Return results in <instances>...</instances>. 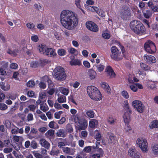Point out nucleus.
Returning <instances> with one entry per match:
<instances>
[{"mask_svg": "<svg viewBox=\"0 0 158 158\" xmlns=\"http://www.w3.org/2000/svg\"><path fill=\"white\" fill-rule=\"evenodd\" d=\"M60 20L63 26L68 30L74 28L78 23L77 15L73 11L68 10H64L61 12Z\"/></svg>", "mask_w": 158, "mask_h": 158, "instance_id": "1", "label": "nucleus"}, {"mask_svg": "<svg viewBox=\"0 0 158 158\" xmlns=\"http://www.w3.org/2000/svg\"><path fill=\"white\" fill-rule=\"evenodd\" d=\"M130 27L132 30L137 34L142 35L145 33V27L140 21H132L130 23Z\"/></svg>", "mask_w": 158, "mask_h": 158, "instance_id": "2", "label": "nucleus"}, {"mask_svg": "<svg viewBox=\"0 0 158 158\" xmlns=\"http://www.w3.org/2000/svg\"><path fill=\"white\" fill-rule=\"evenodd\" d=\"M87 91L90 98L96 101L102 99V95L98 88L93 86H89L87 88Z\"/></svg>", "mask_w": 158, "mask_h": 158, "instance_id": "3", "label": "nucleus"}, {"mask_svg": "<svg viewBox=\"0 0 158 158\" xmlns=\"http://www.w3.org/2000/svg\"><path fill=\"white\" fill-rule=\"evenodd\" d=\"M53 75L57 80L63 81L66 79L64 69L60 66L56 67L53 71Z\"/></svg>", "mask_w": 158, "mask_h": 158, "instance_id": "4", "label": "nucleus"}, {"mask_svg": "<svg viewBox=\"0 0 158 158\" xmlns=\"http://www.w3.org/2000/svg\"><path fill=\"white\" fill-rule=\"evenodd\" d=\"M144 47L147 52L151 54L155 53L156 51V48L155 44L149 40L145 43Z\"/></svg>", "mask_w": 158, "mask_h": 158, "instance_id": "5", "label": "nucleus"}, {"mask_svg": "<svg viewBox=\"0 0 158 158\" xmlns=\"http://www.w3.org/2000/svg\"><path fill=\"white\" fill-rule=\"evenodd\" d=\"M136 143L143 152H147L148 149V143L146 139L138 138L136 141Z\"/></svg>", "mask_w": 158, "mask_h": 158, "instance_id": "6", "label": "nucleus"}, {"mask_svg": "<svg viewBox=\"0 0 158 158\" xmlns=\"http://www.w3.org/2000/svg\"><path fill=\"white\" fill-rule=\"evenodd\" d=\"M111 57L113 59L118 61L122 59V57L120 56V52L116 46H112L111 48Z\"/></svg>", "mask_w": 158, "mask_h": 158, "instance_id": "7", "label": "nucleus"}, {"mask_svg": "<svg viewBox=\"0 0 158 158\" xmlns=\"http://www.w3.org/2000/svg\"><path fill=\"white\" fill-rule=\"evenodd\" d=\"M132 104L138 112L142 113L144 112L145 106L140 101L137 100H134L132 102Z\"/></svg>", "mask_w": 158, "mask_h": 158, "instance_id": "8", "label": "nucleus"}, {"mask_svg": "<svg viewBox=\"0 0 158 158\" xmlns=\"http://www.w3.org/2000/svg\"><path fill=\"white\" fill-rule=\"evenodd\" d=\"M85 24L87 28L90 31L94 32H97L98 30V25L92 21H87Z\"/></svg>", "mask_w": 158, "mask_h": 158, "instance_id": "9", "label": "nucleus"}, {"mask_svg": "<svg viewBox=\"0 0 158 158\" xmlns=\"http://www.w3.org/2000/svg\"><path fill=\"white\" fill-rule=\"evenodd\" d=\"M131 10L128 7H123L120 13L121 17L122 19H126L128 17L131 16Z\"/></svg>", "mask_w": 158, "mask_h": 158, "instance_id": "10", "label": "nucleus"}, {"mask_svg": "<svg viewBox=\"0 0 158 158\" xmlns=\"http://www.w3.org/2000/svg\"><path fill=\"white\" fill-rule=\"evenodd\" d=\"M128 155L132 158H140V155L134 147L129 148L128 151Z\"/></svg>", "mask_w": 158, "mask_h": 158, "instance_id": "11", "label": "nucleus"}, {"mask_svg": "<svg viewBox=\"0 0 158 158\" xmlns=\"http://www.w3.org/2000/svg\"><path fill=\"white\" fill-rule=\"evenodd\" d=\"M48 57H54L56 55V53L54 49L52 48H47L45 50L44 54Z\"/></svg>", "mask_w": 158, "mask_h": 158, "instance_id": "12", "label": "nucleus"}, {"mask_svg": "<svg viewBox=\"0 0 158 158\" xmlns=\"http://www.w3.org/2000/svg\"><path fill=\"white\" fill-rule=\"evenodd\" d=\"M144 59L148 64L154 63L156 60L155 57L152 55H146L144 56Z\"/></svg>", "mask_w": 158, "mask_h": 158, "instance_id": "13", "label": "nucleus"}, {"mask_svg": "<svg viewBox=\"0 0 158 158\" xmlns=\"http://www.w3.org/2000/svg\"><path fill=\"white\" fill-rule=\"evenodd\" d=\"M105 72H107V76L110 77H114L115 74L111 67L110 66H107L105 69Z\"/></svg>", "mask_w": 158, "mask_h": 158, "instance_id": "14", "label": "nucleus"}, {"mask_svg": "<svg viewBox=\"0 0 158 158\" xmlns=\"http://www.w3.org/2000/svg\"><path fill=\"white\" fill-rule=\"evenodd\" d=\"M75 149L72 148H70L68 147H62V150L65 154L70 155H73L75 152Z\"/></svg>", "mask_w": 158, "mask_h": 158, "instance_id": "15", "label": "nucleus"}, {"mask_svg": "<svg viewBox=\"0 0 158 158\" xmlns=\"http://www.w3.org/2000/svg\"><path fill=\"white\" fill-rule=\"evenodd\" d=\"M79 124V130H82L85 129L87 126V124L86 121L84 120H81L78 122Z\"/></svg>", "mask_w": 158, "mask_h": 158, "instance_id": "16", "label": "nucleus"}, {"mask_svg": "<svg viewBox=\"0 0 158 158\" xmlns=\"http://www.w3.org/2000/svg\"><path fill=\"white\" fill-rule=\"evenodd\" d=\"M96 12L100 16L102 17H104L105 16V13L102 10L99 9L97 7L93 6L92 7Z\"/></svg>", "mask_w": 158, "mask_h": 158, "instance_id": "17", "label": "nucleus"}, {"mask_svg": "<svg viewBox=\"0 0 158 158\" xmlns=\"http://www.w3.org/2000/svg\"><path fill=\"white\" fill-rule=\"evenodd\" d=\"M40 143L42 146L47 149H49L50 147V144L44 139H41L40 141Z\"/></svg>", "mask_w": 158, "mask_h": 158, "instance_id": "18", "label": "nucleus"}, {"mask_svg": "<svg viewBox=\"0 0 158 158\" xmlns=\"http://www.w3.org/2000/svg\"><path fill=\"white\" fill-rule=\"evenodd\" d=\"M131 114H130L127 111L125 112L123 117L124 121L126 124L129 123L130 121V116Z\"/></svg>", "mask_w": 158, "mask_h": 158, "instance_id": "19", "label": "nucleus"}, {"mask_svg": "<svg viewBox=\"0 0 158 158\" xmlns=\"http://www.w3.org/2000/svg\"><path fill=\"white\" fill-rule=\"evenodd\" d=\"M101 86L104 89L108 94L110 93V88L108 83L105 82H103L102 83Z\"/></svg>", "mask_w": 158, "mask_h": 158, "instance_id": "20", "label": "nucleus"}, {"mask_svg": "<svg viewBox=\"0 0 158 158\" xmlns=\"http://www.w3.org/2000/svg\"><path fill=\"white\" fill-rule=\"evenodd\" d=\"M47 48L45 45L41 44L39 45L38 49L40 53L44 54L45 50H46Z\"/></svg>", "mask_w": 158, "mask_h": 158, "instance_id": "21", "label": "nucleus"}, {"mask_svg": "<svg viewBox=\"0 0 158 158\" xmlns=\"http://www.w3.org/2000/svg\"><path fill=\"white\" fill-rule=\"evenodd\" d=\"M123 106L125 110H126V111H127L130 114H131V110L130 108L127 101H124Z\"/></svg>", "mask_w": 158, "mask_h": 158, "instance_id": "22", "label": "nucleus"}, {"mask_svg": "<svg viewBox=\"0 0 158 158\" xmlns=\"http://www.w3.org/2000/svg\"><path fill=\"white\" fill-rule=\"evenodd\" d=\"M94 138L98 141H100L102 139L101 134L97 130H96L94 131Z\"/></svg>", "mask_w": 158, "mask_h": 158, "instance_id": "23", "label": "nucleus"}, {"mask_svg": "<svg viewBox=\"0 0 158 158\" xmlns=\"http://www.w3.org/2000/svg\"><path fill=\"white\" fill-rule=\"evenodd\" d=\"M88 74L89 77L91 79H93L95 78L96 73L95 71L90 69L88 71Z\"/></svg>", "mask_w": 158, "mask_h": 158, "instance_id": "24", "label": "nucleus"}, {"mask_svg": "<svg viewBox=\"0 0 158 158\" xmlns=\"http://www.w3.org/2000/svg\"><path fill=\"white\" fill-rule=\"evenodd\" d=\"M81 64V61L78 59L73 60L70 61V64L71 65H80Z\"/></svg>", "mask_w": 158, "mask_h": 158, "instance_id": "25", "label": "nucleus"}, {"mask_svg": "<svg viewBox=\"0 0 158 158\" xmlns=\"http://www.w3.org/2000/svg\"><path fill=\"white\" fill-rule=\"evenodd\" d=\"M116 119L115 117H113L112 115L109 116L108 121L110 124H114L116 122Z\"/></svg>", "mask_w": 158, "mask_h": 158, "instance_id": "26", "label": "nucleus"}, {"mask_svg": "<svg viewBox=\"0 0 158 158\" xmlns=\"http://www.w3.org/2000/svg\"><path fill=\"white\" fill-rule=\"evenodd\" d=\"M49 127L51 128L57 129L59 126L58 125L53 121L50 122L48 124Z\"/></svg>", "mask_w": 158, "mask_h": 158, "instance_id": "27", "label": "nucleus"}, {"mask_svg": "<svg viewBox=\"0 0 158 158\" xmlns=\"http://www.w3.org/2000/svg\"><path fill=\"white\" fill-rule=\"evenodd\" d=\"M18 52V50H14L13 51L9 49L7 51V52L11 56L15 57L16 56L17 54V53Z\"/></svg>", "mask_w": 158, "mask_h": 158, "instance_id": "28", "label": "nucleus"}, {"mask_svg": "<svg viewBox=\"0 0 158 158\" xmlns=\"http://www.w3.org/2000/svg\"><path fill=\"white\" fill-rule=\"evenodd\" d=\"M150 127L151 128H157L158 127V121L157 120L152 122L150 125Z\"/></svg>", "mask_w": 158, "mask_h": 158, "instance_id": "29", "label": "nucleus"}, {"mask_svg": "<svg viewBox=\"0 0 158 158\" xmlns=\"http://www.w3.org/2000/svg\"><path fill=\"white\" fill-rule=\"evenodd\" d=\"M98 123L97 120L96 119H93L90 121L89 123V126L91 128H94L95 127V125Z\"/></svg>", "mask_w": 158, "mask_h": 158, "instance_id": "30", "label": "nucleus"}, {"mask_svg": "<svg viewBox=\"0 0 158 158\" xmlns=\"http://www.w3.org/2000/svg\"><path fill=\"white\" fill-rule=\"evenodd\" d=\"M44 79L45 81H47L48 84L49 86H52L53 85L52 82V80L49 78L48 76H44Z\"/></svg>", "mask_w": 158, "mask_h": 158, "instance_id": "31", "label": "nucleus"}, {"mask_svg": "<svg viewBox=\"0 0 158 158\" xmlns=\"http://www.w3.org/2000/svg\"><path fill=\"white\" fill-rule=\"evenodd\" d=\"M153 153L156 155H158V144H156L152 147Z\"/></svg>", "mask_w": 158, "mask_h": 158, "instance_id": "32", "label": "nucleus"}, {"mask_svg": "<svg viewBox=\"0 0 158 158\" xmlns=\"http://www.w3.org/2000/svg\"><path fill=\"white\" fill-rule=\"evenodd\" d=\"M152 13L151 11L149 10H146V12L143 13L144 17L147 19H148L152 15Z\"/></svg>", "mask_w": 158, "mask_h": 158, "instance_id": "33", "label": "nucleus"}, {"mask_svg": "<svg viewBox=\"0 0 158 158\" xmlns=\"http://www.w3.org/2000/svg\"><path fill=\"white\" fill-rule=\"evenodd\" d=\"M140 65L141 68L145 71L149 70L150 69V67L145 64L141 63Z\"/></svg>", "mask_w": 158, "mask_h": 158, "instance_id": "34", "label": "nucleus"}, {"mask_svg": "<svg viewBox=\"0 0 158 158\" xmlns=\"http://www.w3.org/2000/svg\"><path fill=\"white\" fill-rule=\"evenodd\" d=\"M55 131L52 129H50L48 131L45 133L46 135L47 136H51L54 135Z\"/></svg>", "mask_w": 158, "mask_h": 158, "instance_id": "35", "label": "nucleus"}, {"mask_svg": "<svg viewBox=\"0 0 158 158\" xmlns=\"http://www.w3.org/2000/svg\"><path fill=\"white\" fill-rule=\"evenodd\" d=\"M148 85L152 89H155L156 87L155 82L152 81L148 82Z\"/></svg>", "mask_w": 158, "mask_h": 158, "instance_id": "36", "label": "nucleus"}, {"mask_svg": "<svg viewBox=\"0 0 158 158\" xmlns=\"http://www.w3.org/2000/svg\"><path fill=\"white\" fill-rule=\"evenodd\" d=\"M27 86L29 87H33L35 85V83L33 80H29L27 83Z\"/></svg>", "mask_w": 158, "mask_h": 158, "instance_id": "37", "label": "nucleus"}, {"mask_svg": "<svg viewBox=\"0 0 158 158\" xmlns=\"http://www.w3.org/2000/svg\"><path fill=\"white\" fill-rule=\"evenodd\" d=\"M86 114L88 117L91 118H93L94 117V113L92 110L88 111L86 113Z\"/></svg>", "mask_w": 158, "mask_h": 158, "instance_id": "38", "label": "nucleus"}, {"mask_svg": "<svg viewBox=\"0 0 158 158\" xmlns=\"http://www.w3.org/2000/svg\"><path fill=\"white\" fill-rule=\"evenodd\" d=\"M58 102L60 103H62L66 102V99L65 96H60L57 99Z\"/></svg>", "mask_w": 158, "mask_h": 158, "instance_id": "39", "label": "nucleus"}, {"mask_svg": "<svg viewBox=\"0 0 158 158\" xmlns=\"http://www.w3.org/2000/svg\"><path fill=\"white\" fill-rule=\"evenodd\" d=\"M8 85L6 87L5 86V83L4 82H1L0 83V86L1 88L4 90H8L10 89L9 86H8Z\"/></svg>", "mask_w": 158, "mask_h": 158, "instance_id": "40", "label": "nucleus"}, {"mask_svg": "<svg viewBox=\"0 0 158 158\" xmlns=\"http://www.w3.org/2000/svg\"><path fill=\"white\" fill-rule=\"evenodd\" d=\"M115 136L113 135H110L108 139V142L111 143L115 142Z\"/></svg>", "mask_w": 158, "mask_h": 158, "instance_id": "41", "label": "nucleus"}, {"mask_svg": "<svg viewBox=\"0 0 158 158\" xmlns=\"http://www.w3.org/2000/svg\"><path fill=\"white\" fill-rule=\"evenodd\" d=\"M58 54L60 56H64L65 55L66 51L63 49H59L57 51Z\"/></svg>", "mask_w": 158, "mask_h": 158, "instance_id": "42", "label": "nucleus"}, {"mask_svg": "<svg viewBox=\"0 0 158 158\" xmlns=\"http://www.w3.org/2000/svg\"><path fill=\"white\" fill-rule=\"evenodd\" d=\"M105 66L101 64L98 65L97 66V68L98 71L99 72H101L104 69Z\"/></svg>", "mask_w": 158, "mask_h": 158, "instance_id": "43", "label": "nucleus"}, {"mask_svg": "<svg viewBox=\"0 0 158 158\" xmlns=\"http://www.w3.org/2000/svg\"><path fill=\"white\" fill-rule=\"evenodd\" d=\"M31 146L33 149H36L37 148L38 144L35 140H32L31 143Z\"/></svg>", "mask_w": 158, "mask_h": 158, "instance_id": "44", "label": "nucleus"}, {"mask_svg": "<svg viewBox=\"0 0 158 158\" xmlns=\"http://www.w3.org/2000/svg\"><path fill=\"white\" fill-rule=\"evenodd\" d=\"M37 132V131H36V130L35 128L31 129L30 133L28 134L27 135L30 138H32L33 136L31 135L32 134H35Z\"/></svg>", "mask_w": 158, "mask_h": 158, "instance_id": "45", "label": "nucleus"}, {"mask_svg": "<svg viewBox=\"0 0 158 158\" xmlns=\"http://www.w3.org/2000/svg\"><path fill=\"white\" fill-rule=\"evenodd\" d=\"M121 94L123 97L126 99H128L129 97L128 94L126 91H123L122 92Z\"/></svg>", "mask_w": 158, "mask_h": 158, "instance_id": "46", "label": "nucleus"}, {"mask_svg": "<svg viewBox=\"0 0 158 158\" xmlns=\"http://www.w3.org/2000/svg\"><path fill=\"white\" fill-rule=\"evenodd\" d=\"M26 26L27 28L30 29L32 30H33L35 27V25L32 23H27L26 24Z\"/></svg>", "mask_w": 158, "mask_h": 158, "instance_id": "47", "label": "nucleus"}, {"mask_svg": "<svg viewBox=\"0 0 158 158\" xmlns=\"http://www.w3.org/2000/svg\"><path fill=\"white\" fill-rule=\"evenodd\" d=\"M130 89L133 92H136L138 90L136 84L133 85H130L129 86Z\"/></svg>", "mask_w": 158, "mask_h": 158, "instance_id": "48", "label": "nucleus"}, {"mask_svg": "<svg viewBox=\"0 0 158 158\" xmlns=\"http://www.w3.org/2000/svg\"><path fill=\"white\" fill-rule=\"evenodd\" d=\"M39 63L37 61H32L30 64L31 67L32 68H36L38 66Z\"/></svg>", "mask_w": 158, "mask_h": 158, "instance_id": "49", "label": "nucleus"}, {"mask_svg": "<svg viewBox=\"0 0 158 158\" xmlns=\"http://www.w3.org/2000/svg\"><path fill=\"white\" fill-rule=\"evenodd\" d=\"M49 62L48 60L47 59H43L40 60V64L41 66H44L47 64Z\"/></svg>", "mask_w": 158, "mask_h": 158, "instance_id": "50", "label": "nucleus"}, {"mask_svg": "<svg viewBox=\"0 0 158 158\" xmlns=\"http://www.w3.org/2000/svg\"><path fill=\"white\" fill-rule=\"evenodd\" d=\"M8 107L4 103H0V109L2 110H6Z\"/></svg>", "mask_w": 158, "mask_h": 158, "instance_id": "51", "label": "nucleus"}, {"mask_svg": "<svg viewBox=\"0 0 158 158\" xmlns=\"http://www.w3.org/2000/svg\"><path fill=\"white\" fill-rule=\"evenodd\" d=\"M64 133L63 131L59 130L56 133V135L59 137H62L64 136Z\"/></svg>", "mask_w": 158, "mask_h": 158, "instance_id": "52", "label": "nucleus"}, {"mask_svg": "<svg viewBox=\"0 0 158 158\" xmlns=\"http://www.w3.org/2000/svg\"><path fill=\"white\" fill-rule=\"evenodd\" d=\"M117 43L120 46V47L122 51V54L124 55V53L125 52V50L124 47L121 45L120 42L117 41Z\"/></svg>", "mask_w": 158, "mask_h": 158, "instance_id": "53", "label": "nucleus"}, {"mask_svg": "<svg viewBox=\"0 0 158 158\" xmlns=\"http://www.w3.org/2000/svg\"><path fill=\"white\" fill-rule=\"evenodd\" d=\"M63 112L60 111L57 113H55L54 114L55 118L56 119H59L60 118V115Z\"/></svg>", "mask_w": 158, "mask_h": 158, "instance_id": "54", "label": "nucleus"}, {"mask_svg": "<svg viewBox=\"0 0 158 158\" xmlns=\"http://www.w3.org/2000/svg\"><path fill=\"white\" fill-rule=\"evenodd\" d=\"M102 36L104 39H109L110 37V34L106 32L103 33L102 34Z\"/></svg>", "mask_w": 158, "mask_h": 158, "instance_id": "55", "label": "nucleus"}, {"mask_svg": "<svg viewBox=\"0 0 158 158\" xmlns=\"http://www.w3.org/2000/svg\"><path fill=\"white\" fill-rule=\"evenodd\" d=\"M58 152V151L52 149L50 151L49 154L51 156H54V155H57Z\"/></svg>", "mask_w": 158, "mask_h": 158, "instance_id": "56", "label": "nucleus"}, {"mask_svg": "<svg viewBox=\"0 0 158 158\" xmlns=\"http://www.w3.org/2000/svg\"><path fill=\"white\" fill-rule=\"evenodd\" d=\"M31 40L32 41L36 42L38 41L39 38L37 35H35L31 36Z\"/></svg>", "mask_w": 158, "mask_h": 158, "instance_id": "57", "label": "nucleus"}, {"mask_svg": "<svg viewBox=\"0 0 158 158\" xmlns=\"http://www.w3.org/2000/svg\"><path fill=\"white\" fill-rule=\"evenodd\" d=\"M4 145L6 147H8L11 145L10 141L9 140H5L4 142Z\"/></svg>", "mask_w": 158, "mask_h": 158, "instance_id": "58", "label": "nucleus"}, {"mask_svg": "<svg viewBox=\"0 0 158 158\" xmlns=\"http://www.w3.org/2000/svg\"><path fill=\"white\" fill-rule=\"evenodd\" d=\"M124 129L125 131L127 132H128L129 131L131 130V127L129 125V123L125 124L124 127Z\"/></svg>", "mask_w": 158, "mask_h": 158, "instance_id": "59", "label": "nucleus"}, {"mask_svg": "<svg viewBox=\"0 0 158 158\" xmlns=\"http://www.w3.org/2000/svg\"><path fill=\"white\" fill-rule=\"evenodd\" d=\"M40 108L41 110L44 112L46 111L48 109V106H43L42 105H40Z\"/></svg>", "mask_w": 158, "mask_h": 158, "instance_id": "60", "label": "nucleus"}, {"mask_svg": "<svg viewBox=\"0 0 158 158\" xmlns=\"http://www.w3.org/2000/svg\"><path fill=\"white\" fill-rule=\"evenodd\" d=\"M91 150L92 146H88L84 148V151L87 152H89L91 151Z\"/></svg>", "mask_w": 158, "mask_h": 158, "instance_id": "61", "label": "nucleus"}, {"mask_svg": "<svg viewBox=\"0 0 158 158\" xmlns=\"http://www.w3.org/2000/svg\"><path fill=\"white\" fill-rule=\"evenodd\" d=\"M12 149L10 148H7L4 149L3 151L6 153H8L12 152Z\"/></svg>", "mask_w": 158, "mask_h": 158, "instance_id": "62", "label": "nucleus"}, {"mask_svg": "<svg viewBox=\"0 0 158 158\" xmlns=\"http://www.w3.org/2000/svg\"><path fill=\"white\" fill-rule=\"evenodd\" d=\"M69 92V90L66 88L63 89L62 91V93L65 95H67Z\"/></svg>", "mask_w": 158, "mask_h": 158, "instance_id": "63", "label": "nucleus"}, {"mask_svg": "<svg viewBox=\"0 0 158 158\" xmlns=\"http://www.w3.org/2000/svg\"><path fill=\"white\" fill-rule=\"evenodd\" d=\"M33 154L36 158H42L43 157L42 155L38 152H35L33 153Z\"/></svg>", "mask_w": 158, "mask_h": 158, "instance_id": "64", "label": "nucleus"}]
</instances>
